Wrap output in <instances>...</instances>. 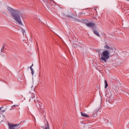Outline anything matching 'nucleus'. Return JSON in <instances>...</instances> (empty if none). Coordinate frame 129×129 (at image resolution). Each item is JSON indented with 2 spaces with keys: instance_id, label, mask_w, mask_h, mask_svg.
<instances>
[{
  "instance_id": "f257e3e1",
  "label": "nucleus",
  "mask_w": 129,
  "mask_h": 129,
  "mask_svg": "<svg viewBox=\"0 0 129 129\" xmlns=\"http://www.w3.org/2000/svg\"><path fill=\"white\" fill-rule=\"evenodd\" d=\"M104 47L106 49L102 51L100 53L99 52V55L100 56V60L102 61V62L106 63L108 59L110 58V53L113 52V49L112 47H110L107 45H105Z\"/></svg>"
},
{
  "instance_id": "f03ea898",
  "label": "nucleus",
  "mask_w": 129,
  "mask_h": 129,
  "mask_svg": "<svg viewBox=\"0 0 129 129\" xmlns=\"http://www.w3.org/2000/svg\"><path fill=\"white\" fill-rule=\"evenodd\" d=\"M9 12H10L12 17H20L21 12L17 10H15L10 7H7Z\"/></svg>"
},
{
  "instance_id": "7ed1b4c3",
  "label": "nucleus",
  "mask_w": 129,
  "mask_h": 129,
  "mask_svg": "<svg viewBox=\"0 0 129 129\" xmlns=\"http://www.w3.org/2000/svg\"><path fill=\"white\" fill-rule=\"evenodd\" d=\"M34 102L36 103L38 109H43V103L38 99H34Z\"/></svg>"
},
{
  "instance_id": "20e7f679",
  "label": "nucleus",
  "mask_w": 129,
  "mask_h": 129,
  "mask_svg": "<svg viewBox=\"0 0 129 129\" xmlns=\"http://www.w3.org/2000/svg\"><path fill=\"white\" fill-rule=\"evenodd\" d=\"M8 124L9 126V129H16L18 126H19V125H20V124H14L10 122H8Z\"/></svg>"
},
{
  "instance_id": "39448f33",
  "label": "nucleus",
  "mask_w": 129,
  "mask_h": 129,
  "mask_svg": "<svg viewBox=\"0 0 129 129\" xmlns=\"http://www.w3.org/2000/svg\"><path fill=\"white\" fill-rule=\"evenodd\" d=\"M88 22V20H85L84 21V22L85 23L86 26H87V27H89L90 28H94V27H95V24L93 23H87Z\"/></svg>"
},
{
  "instance_id": "423d86ee",
  "label": "nucleus",
  "mask_w": 129,
  "mask_h": 129,
  "mask_svg": "<svg viewBox=\"0 0 129 129\" xmlns=\"http://www.w3.org/2000/svg\"><path fill=\"white\" fill-rule=\"evenodd\" d=\"M13 18L19 25H23V23H22V20H21V17H14Z\"/></svg>"
},
{
  "instance_id": "0eeeda50",
  "label": "nucleus",
  "mask_w": 129,
  "mask_h": 129,
  "mask_svg": "<svg viewBox=\"0 0 129 129\" xmlns=\"http://www.w3.org/2000/svg\"><path fill=\"white\" fill-rule=\"evenodd\" d=\"M107 100L110 103L112 102V100H113V97L112 96V95H111V96L109 97L107 99Z\"/></svg>"
},
{
  "instance_id": "6e6552de",
  "label": "nucleus",
  "mask_w": 129,
  "mask_h": 129,
  "mask_svg": "<svg viewBox=\"0 0 129 129\" xmlns=\"http://www.w3.org/2000/svg\"><path fill=\"white\" fill-rule=\"evenodd\" d=\"M81 114L82 116H83L84 117H86L87 118H89V115H87V114L85 113H83L82 112H81Z\"/></svg>"
},
{
  "instance_id": "1a4fd4ad",
  "label": "nucleus",
  "mask_w": 129,
  "mask_h": 129,
  "mask_svg": "<svg viewBox=\"0 0 129 129\" xmlns=\"http://www.w3.org/2000/svg\"><path fill=\"white\" fill-rule=\"evenodd\" d=\"M94 33L97 36H98V37H100V35H99V33H98V31H96V30H94L93 31Z\"/></svg>"
},
{
  "instance_id": "9d476101",
  "label": "nucleus",
  "mask_w": 129,
  "mask_h": 129,
  "mask_svg": "<svg viewBox=\"0 0 129 129\" xmlns=\"http://www.w3.org/2000/svg\"><path fill=\"white\" fill-rule=\"evenodd\" d=\"M96 115H97V113H96V111H94V113L92 114V116H93V117H95Z\"/></svg>"
},
{
  "instance_id": "9b49d317",
  "label": "nucleus",
  "mask_w": 129,
  "mask_h": 129,
  "mask_svg": "<svg viewBox=\"0 0 129 129\" xmlns=\"http://www.w3.org/2000/svg\"><path fill=\"white\" fill-rule=\"evenodd\" d=\"M108 86V84H107V81H106V80H105V88H107Z\"/></svg>"
},
{
  "instance_id": "f8f14e48",
  "label": "nucleus",
  "mask_w": 129,
  "mask_h": 129,
  "mask_svg": "<svg viewBox=\"0 0 129 129\" xmlns=\"http://www.w3.org/2000/svg\"><path fill=\"white\" fill-rule=\"evenodd\" d=\"M4 50H5V46L3 45V46H2V48H1V52H4Z\"/></svg>"
},
{
  "instance_id": "ddd939ff",
  "label": "nucleus",
  "mask_w": 129,
  "mask_h": 129,
  "mask_svg": "<svg viewBox=\"0 0 129 129\" xmlns=\"http://www.w3.org/2000/svg\"><path fill=\"white\" fill-rule=\"evenodd\" d=\"M31 71L32 75H34V74H35V71H34V69H32V70H31Z\"/></svg>"
},
{
  "instance_id": "4468645a",
  "label": "nucleus",
  "mask_w": 129,
  "mask_h": 129,
  "mask_svg": "<svg viewBox=\"0 0 129 129\" xmlns=\"http://www.w3.org/2000/svg\"><path fill=\"white\" fill-rule=\"evenodd\" d=\"M44 129H50V127L49 126V124L47 123L46 126Z\"/></svg>"
},
{
  "instance_id": "2eb2a0df",
  "label": "nucleus",
  "mask_w": 129,
  "mask_h": 129,
  "mask_svg": "<svg viewBox=\"0 0 129 129\" xmlns=\"http://www.w3.org/2000/svg\"><path fill=\"white\" fill-rule=\"evenodd\" d=\"M22 31L23 35H25V33H26V31H25V30L22 29Z\"/></svg>"
},
{
  "instance_id": "dca6fc26",
  "label": "nucleus",
  "mask_w": 129,
  "mask_h": 129,
  "mask_svg": "<svg viewBox=\"0 0 129 129\" xmlns=\"http://www.w3.org/2000/svg\"><path fill=\"white\" fill-rule=\"evenodd\" d=\"M33 98H35V96H34V95H33V96H32L31 97V98L30 99V100H31V99L33 100Z\"/></svg>"
},
{
  "instance_id": "f3484780",
  "label": "nucleus",
  "mask_w": 129,
  "mask_h": 129,
  "mask_svg": "<svg viewBox=\"0 0 129 129\" xmlns=\"http://www.w3.org/2000/svg\"><path fill=\"white\" fill-rule=\"evenodd\" d=\"M33 64H32V66L30 67V70H33V69L32 68V67H33Z\"/></svg>"
},
{
  "instance_id": "a211bd4d",
  "label": "nucleus",
  "mask_w": 129,
  "mask_h": 129,
  "mask_svg": "<svg viewBox=\"0 0 129 129\" xmlns=\"http://www.w3.org/2000/svg\"><path fill=\"white\" fill-rule=\"evenodd\" d=\"M16 106L18 107V105H14L12 106V107H16Z\"/></svg>"
},
{
  "instance_id": "6ab92c4d",
  "label": "nucleus",
  "mask_w": 129,
  "mask_h": 129,
  "mask_svg": "<svg viewBox=\"0 0 129 129\" xmlns=\"http://www.w3.org/2000/svg\"><path fill=\"white\" fill-rule=\"evenodd\" d=\"M5 111H6V110H2V112H5Z\"/></svg>"
},
{
  "instance_id": "aec40b11",
  "label": "nucleus",
  "mask_w": 129,
  "mask_h": 129,
  "mask_svg": "<svg viewBox=\"0 0 129 129\" xmlns=\"http://www.w3.org/2000/svg\"><path fill=\"white\" fill-rule=\"evenodd\" d=\"M53 2V0H50V3H52Z\"/></svg>"
},
{
  "instance_id": "412c9836",
  "label": "nucleus",
  "mask_w": 129,
  "mask_h": 129,
  "mask_svg": "<svg viewBox=\"0 0 129 129\" xmlns=\"http://www.w3.org/2000/svg\"><path fill=\"white\" fill-rule=\"evenodd\" d=\"M0 110H2V107H0Z\"/></svg>"
},
{
  "instance_id": "4be33fe9",
  "label": "nucleus",
  "mask_w": 129,
  "mask_h": 129,
  "mask_svg": "<svg viewBox=\"0 0 129 129\" xmlns=\"http://www.w3.org/2000/svg\"><path fill=\"white\" fill-rule=\"evenodd\" d=\"M94 11H96V9L95 8V9H94Z\"/></svg>"
},
{
  "instance_id": "5701e85b",
  "label": "nucleus",
  "mask_w": 129,
  "mask_h": 129,
  "mask_svg": "<svg viewBox=\"0 0 129 129\" xmlns=\"http://www.w3.org/2000/svg\"><path fill=\"white\" fill-rule=\"evenodd\" d=\"M106 96H107V94H106Z\"/></svg>"
}]
</instances>
